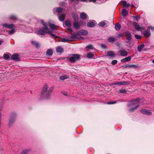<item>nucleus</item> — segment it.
I'll return each mask as SVG.
<instances>
[{
  "label": "nucleus",
  "instance_id": "423d86ee",
  "mask_svg": "<svg viewBox=\"0 0 154 154\" xmlns=\"http://www.w3.org/2000/svg\"><path fill=\"white\" fill-rule=\"evenodd\" d=\"M2 26L5 28L10 29L14 28L15 25L13 24H8L5 23L2 24Z\"/></svg>",
  "mask_w": 154,
  "mask_h": 154
},
{
  "label": "nucleus",
  "instance_id": "052dcab7",
  "mask_svg": "<svg viewBox=\"0 0 154 154\" xmlns=\"http://www.w3.org/2000/svg\"><path fill=\"white\" fill-rule=\"evenodd\" d=\"M2 42L0 41V45L2 44Z\"/></svg>",
  "mask_w": 154,
  "mask_h": 154
},
{
  "label": "nucleus",
  "instance_id": "ddd939ff",
  "mask_svg": "<svg viewBox=\"0 0 154 154\" xmlns=\"http://www.w3.org/2000/svg\"><path fill=\"white\" fill-rule=\"evenodd\" d=\"M11 58L12 60H18L19 59V55L16 54H14L11 56Z\"/></svg>",
  "mask_w": 154,
  "mask_h": 154
},
{
  "label": "nucleus",
  "instance_id": "c756f323",
  "mask_svg": "<svg viewBox=\"0 0 154 154\" xmlns=\"http://www.w3.org/2000/svg\"><path fill=\"white\" fill-rule=\"evenodd\" d=\"M86 57L90 59L93 58L94 57V55L92 53L90 52L87 54Z\"/></svg>",
  "mask_w": 154,
  "mask_h": 154
},
{
  "label": "nucleus",
  "instance_id": "4468645a",
  "mask_svg": "<svg viewBox=\"0 0 154 154\" xmlns=\"http://www.w3.org/2000/svg\"><path fill=\"white\" fill-rule=\"evenodd\" d=\"M119 52L122 56H126L128 54L127 51L125 50H120L119 51Z\"/></svg>",
  "mask_w": 154,
  "mask_h": 154
},
{
  "label": "nucleus",
  "instance_id": "c9c22d12",
  "mask_svg": "<svg viewBox=\"0 0 154 154\" xmlns=\"http://www.w3.org/2000/svg\"><path fill=\"white\" fill-rule=\"evenodd\" d=\"M15 28L16 27L15 26L14 28H13L11 29V30L8 32L9 34L10 35L13 34L15 32Z\"/></svg>",
  "mask_w": 154,
  "mask_h": 154
},
{
  "label": "nucleus",
  "instance_id": "e433bc0d",
  "mask_svg": "<svg viewBox=\"0 0 154 154\" xmlns=\"http://www.w3.org/2000/svg\"><path fill=\"white\" fill-rule=\"evenodd\" d=\"M65 24L66 26L68 27H71V23L70 21L69 20H67L65 22Z\"/></svg>",
  "mask_w": 154,
  "mask_h": 154
},
{
  "label": "nucleus",
  "instance_id": "a211bd4d",
  "mask_svg": "<svg viewBox=\"0 0 154 154\" xmlns=\"http://www.w3.org/2000/svg\"><path fill=\"white\" fill-rule=\"evenodd\" d=\"M116 40V38L115 37H110L108 38V41L110 42H113Z\"/></svg>",
  "mask_w": 154,
  "mask_h": 154
},
{
  "label": "nucleus",
  "instance_id": "3c124183",
  "mask_svg": "<svg viewBox=\"0 0 154 154\" xmlns=\"http://www.w3.org/2000/svg\"><path fill=\"white\" fill-rule=\"evenodd\" d=\"M116 103V101L111 102L108 103V104H112Z\"/></svg>",
  "mask_w": 154,
  "mask_h": 154
},
{
  "label": "nucleus",
  "instance_id": "13d9d810",
  "mask_svg": "<svg viewBox=\"0 0 154 154\" xmlns=\"http://www.w3.org/2000/svg\"><path fill=\"white\" fill-rule=\"evenodd\" d=\"M97 0H89L90 2H94Z\"/></svg>",
  "mask_w": 154,
  "mask_h": 154
},
{
  "label": "nucleus",
  "instance_id": "7c9ffc66",
  "mask_svg": "<svg viewBox=\"0 0 154 154\" xmlns=\"http://www.w3.org/2000/svg\"><path fill=\"white\" fill-rule=\"evenodd\" d=\"M69 78V76H67V75H63L60 76V79L61 80H64L66 79H68Z\"/></svg>",
  "mask_w": 154,
  "mask_h": 154
},
{
  "label": "nucleus",
  "instance_id": "a18cd8bd",
  "mask_svg": "<svg viewBox=\"0 0 154 154\" xmlns=\"http://www.w3.org/2000/svg\"><path fill=\"white\" fill-rule=\"evenodd\" d=\"M117 63V60H113L111 62V64L112 65H115Z\"/></svg>",
  "mask_w": 154,
  "mask_h": 154
},
{
  "label": "nucleus",
  "instance_id": "c85d7f7f",
  "mask_svg": "<svg viewBox=\"0 0 154 154\" xmlns=\"http://www.w3.org/2000/svg\"><path fill=\"white\" fill-rule=\"evenodd\" d=\"M121 28V25L119 23H117L115 25V29L116 30H119Z\"/></svg>",
  "mask_w": 154,
  "mask_h": 154
},
{
  "label": "nucleus",
  "instance_id": "ea45409f",
  "mask_svg": "<svg viewBox=\"0 0 154 154\" xmlns=\"http://www.w3.org/2000/svg\"><path fill=\"white\" fill-rule=\"evenodd\" d=\"M70 41H71L70 39L66 38H63L61 39V41L63 42H65Z\"/></svg>",
  "mask_w": 154,
  "mask_h": 154
},
{
  "label": "nucleus",
  "instance_id": "f3484780",
  "mask_svg": "<svg viewBox=\"0 0 154 154\" xmlns=\"http://www.w3.org/2000/svg\"><path fill=\"white\" fill-rule=\"evenodd\" d=\"M133 24L136 29L138 30H140V27L138 24L137 23L135 22H133Z\"/></svg>",
  "mask_w": 154,
  "mask_h": 154
},
{
  "label": "nucleus",
  "instance_id": "58836bf2",
  "mask_svg": "<svg viewBox=\"0 0 154 154\" xmlns=\"http://www.w3.org/2000/svg\"><path fill=\"white\" fill-rule=\"evenodd\" d=\"M63 9L61 8H56V11L57 13H60L62 12Z\"/></svg>",
  "mask_w": 154,
  "mask_h": 154
},
{
  "label": "nucleus",
  "instance_id": "bf43d9fd",
  "mask_svg": "<svg viewBox=\"0 0 154 154\" xmlns=\"http://www.w3.org/2000/svg\"><path fill=\"white\" fill-rule=\"evenodd\" d=\"M62 5H64L65 4V3H64V2H62Z\"/></svg>",
  "mask_w": 154,
  "mask_h": 154
},
{
  "label": "nucleus",
  "instance_id": "cd10ccee",
  "mask_svg": "<svg viewBox=\"0 0 154 154\" xmlns=\"http://www.w3.org/2000/svg\"><path fill=\"white\" fill-rule=\"evenodd\" d=\"M139 106V105H138L135 106L134 107H132V108L129 109L128 111L130 112H133L135 110L137 109L138 108Z\"/></svg>",
  "mask_w": 154,
  "mask_h": 154
},
{
  "label": "nucleus",
  "instance_id": "dca6fc26",
  "mask_svg": "<svg viewBox=\"0 0 154 154\" xmlns=\"http://www.w3.org/2000/svg\"><path fill=\"white\" fill-rule=\"evenodd\" d=\"M9 18L11 20L13 21H16L18 20V18L16 16L13 14L10 15L9 17Z\"/></svg>",
  "mask_w": 154,
  "mask_h": 154
},
{
  "label": "nucleus",
  "instance_id": "6e6d98bb",
  "mask_svg": "<svg viewBox=\"0 0 154 154\" xmlns=\"http://www.w3.org/2000/svg\"><path fill=\"white\" fill-rule=\"evenodd\" d=\"M125 68H127L128 67H129V65L128 64V65H126L125 66H123Z\"/></svg>",
  "mask_w": 154,
  "mask_h": 154
},
{
  "label": "nucleus",
  "instance_id": "6e6552de",
  "mask_svg": "<svg viewBox=\"0 0 154 154\" xmlns=\"http://www.w3.org/2000/svg\"><path fill=\"white\" fill-rule=\"evenodd\" d=\"M140 112L143 114L146 115H151L152 114L150 111L145 109H142L140 111Z\"/></svg>",
  "mask_w": 154,
  "mask_h": 154
},
{
  "label": "nucleus",
  "instance_id": "79ce46f5",
  "mask_svg": "<svg viewBox=\"0 0 154 154\" xmlns=\"http://www.w3.org/2000/svg\"><path fill=\"white\" fill-rule=\"evenodd\" d=\"M86 48H88L89 49H93V48L92 47V45H89L86 46L85 47Z\"/></svg>",
  "mask_w": 154,
  "mask_h": 154
},
{
  "label": "nucleus",
  "instance_id": "2eb2a0df",
  "mask_svg": "<svg viewBox=\"0 0 154 154\" xmlns=\"http://www.w3.org/2000/svg\"><path fill=\"white\" fill-rule=\"evenodd\" d=\"M65 14H62L59 16V19L60 21H63L65 19Z\"/></svg>",
  "mask_w": 154,
  "mask_h": 154
},
{
  "label": "nucleus",
  "instance_id": "2f4dec72",
  "mask_svg": "<svg viewBox=\"0 0 154 154\" xmlns=\"http://www.w3.org/2000/svg\"><path fill=\"white\" fill-rule=\"evenodd\" d=\"M144 45L142 44L141 45H139L137 47V49L138 51H141L142 49L144 48Z\"/></svg>",
  "mask_w": 154,
  "mask_h": 154
},
{
  "label": "nucleus",
  "instance_id": "864d4df0",
  "mask_svg": "<svg viewBox=\"0 0 154 154\" xmlns=\"http://www.w3.org/2000/svg\"><path fill=\"white\" fill-rule=\"evenodd\" d=\"M67 29L70 32H72V30L71 29L70 27H68V28H67Z\"/></svg>",
  "mask_w": 154,
  "mask_h": 154
},
{
  "label": "nucleus",
  "instance_id": "603ef678",
  "mask_svg": "<svg viewBox=\"0 0 154 154\" xmlns=\"http://www.w3.org/2000/svg\"><path fill=\"white\" fill-rule=\"evenodd\" d=\"M149 29H150L151 30L153 31H154V27L153 26H149Z\"/></svg>",
  "mask_w": 154,
  "mask_h": 154
},
{
  "label": "nucleus",
  "instance_id": "09e8293b",
  "mask_svg": "<svg viewBox=\"0 0 154 154\" xmlns=\"http://www.w3.org/2000/svg\"><path fill=\"white\" fill-rule=\"evenodd\" d=\"M100 45H101V47L103 48H106V46L105 44H101Z\"/></svg>",
  "mask_w": 154,
  "mask_h": 154
},
{
  "label": "nucleus",
  "instance_id": "0e129e2a",
  "mask_svg": "<svg viewBox=\"0 0 154 154\" xmlns=\"http://www.w3.org/2000/svg\"><path fill=\"white\" fill-rule=\"evenodd\" d=\"M81 38H82V39H83V37H81Z\"/></svg>",
  "mask_w": 154,
  "mask_h": 154
},
{
  "label": "nucleus",
  "instance_id": "aec40b11",
  "mask_svg": "<svg viewBox=\"0 0 154 154\" xmlns=\"http://www.w3.org/2000/svg\"><path fill=\"white\" fill-rule=\"evenodd\" d=\"M87 14L84 12L81 13L80 14V17L83 19H85L87 18Z\"/></svg>",
  "mask_w": 154,
  "mask_h": 154
},
{
  "label": "nucleus",
  "instance_id": "a878e982",
  "mask_svg": "<svg viewBox=\"0 0 154 154\" xmlns=\"http://www.w3.org/2000/svg\"><path fill=\"white\" fill-rule=\"evenodd\" d=\"M107 56L111 57H114L116 56V54L113 51H109L107 53Z\"/></svg>",
  "mask_w": 154,
  "mask_h": 154
},
{
  "label": "nucleus",
  "instance_id": "4d7b16f0",
  "mask_svg": "<svg viewBox=\"0 0 154 154\" xmlns=\"http://www.w3.org/2000/svg\"><path fill=\"white\" fill-rule=\"evenodd\" d=\"M134 17L136 20L137 21L138 20V16Z\"/></svg>",
  "mask_w": 154,
  "mask_h": 154
},
{
  "label": "nucleus",
  "instance_id": "f03ea898",
  "mask_svg": "<svg viewBox=\"0 0 154 154\" xmlns=\"http://www.w3.org/2000/svg\"><path fill=\"white\" fill-rule=\"evenodd\" d=\"M48 85H45L42 93V95L44 98L46 99H48L50 97L51 93L54 89L53 87H51L48 90Z\"/></svg>",
  "mask_w": 154,
  "mask_h": 154
},
{
  "label": "nucleus",
  "instance_id": "9d476101",
  "mask_svg": "<svg viewBox=\"0 0 154 154\" xmlns=\"http://www.w3.org/2000/svg\"><path fill=\"white\" fill-rule=\"evenodd\" d=\"M139 102V99L137 98V99L131 101L130 103L129 106H131L138 104Z\"/></svg>",
  "mask_w": 154,
  "mask_h": 154
},
{
  "label": "nucleus",
  "instance_id": "b1692460",
  "mask_svg": "<svg viewBox=\"0 0 154 154\" xmlns=\"http://www.w3.org/2000/svg\"><path fill=\"white\" fill-rule=\"evenodd\" d=\"M52 50L51 49H49L46 52V54L47 55L51 56L53 54Z\"/></svg>",
  "mask_w": 154,
  "mask_h": 154
},
{
  "label": "nucleus",
  "instance_id": "8fccbe9b",
  "mask_svg": "<svg viewBox=\"0 0 154 154\" xmlns=\"http://www.w3.org/2000/svg\"><path fill=\"white\" fill-rule=\"evenodd\" d=\"M123 34L122 33L119 34L118 35L117 37L118 38H120L123 36Z\"/></svg>",
  "mask_w": 154,
  "mask_h": 154
},
{
  "label": "nucleus",
  "instance_id": "bb28decb",
  "mask_svg": "<svg viewBox=\"0 0 154 154\" xmlns=\"http://www.w3.org/2000/svg\"><path fill=\"white\" fill-rule=\"evenodd\" d=\"M32 43L37 48L39 47L40 45L39 43L35 41H32Z\"/></svg>",
  "mask_w": 154,
  "mask_h": 154
},
{
  "label": "nucleus",
  "instance_id": "4be33fe9",
  "mask_svg": "<svg viewBox=\"0 0 154 154\" xmlns=\"http://www.w3.org/2000/svg\"><path fill=\"white\" fill-rule=\"evenodd\" d=\"M74 27L76 29H79L80 27V24L78 22L75 21L73 23Z\"/></svg>",
  "mask_w": 154,
  "mask_h": 154
},
{
  "label": "nucleus",
  "instance_id": "e2e57ef3",
  "mask_svg": "<svg viewBox=\"0 0 154 154\" xmlns=\"http://www.w3.org/2000/svg\"><path fill=\"white\" fill-rule=\"evenodd\" d=\"M74 0H70V1L72 2Z\"/></svg>",
  "mask_w": 154,
  "mask_h": 154
},
{
  "label": "nucleus",
  "instance_id": "72a5a7b5",
  "mask_svg": "<svg viewBox=\"0 0 154 154\" xmlns=\"http://www.w3.org/2000/svg\"><path fill=\"white\" fill-rule=\"evenodd\" d=\"M131 56H128L125 57L124 59H122V61L123 62V61L124 60L125 62H128L131 60Z\"/></svg>",
  "mask_w": 154,
  "mask_h": 154
},
{
  "label": "nucleus",
  "instance_id": "680f3d73",
  "mask_svg": "<svg viewBox=\"0 0 154 154\" xmlns=\"http://www.w3.org/2000/svg\"><path fill=\"white\" fill-rule=\"evenodd\" d=\"M152 63H154V59L152 60Z\"/></svg>",
  "mask_w": 154,
  "mask_h": 154
},
{
  "label": "nucleus",
  "instance_id": "c03bdc74",
  "mask_svg": "<svg viewBox=\"0 0 154 154\" xmlns=\"http://www.w3.org/2000/svg\"><path fill=\"white\" fill-rule=\"evenodd\" d=\"M120 92L122 93L125 94L126 93V91L124 89H120L119 90Z\"/></svg>",
  "mask_w": 154,
  "mask_h": 154
},
{
  "label": "nucleus",
  "instance_id": "20e7f679",
  "mask_svg": "<svg viewBox=\"0 0 154 154\" xmlns=\"http://www.w3.org/2000/svg\"><path fill=\"white\" fill-rule=\"evenodd\" d=\"M80 59V57L79 55L74 54L69 58L70 62L73 63L75 61L79 60Z\"/></svg>",
  "mask_w": 154,
  "mask_h": 154
},
{
  "label": "nucleus",
  "instance_id": "1a4fd4ad",
  "mask_svg": "<svg viewBox=\"0 0 154 154\" xmlns=\"http://www.w3.org/2000/svg\"><path fill=\"white\" fill-rule=\"evenodd\" d=\"M109 24V23L108 21L106 20H103L99 23L98 25L100 26L103 27L106 25L108 26Z\"/></svg>",
  "mask_w": 154,
  "mask_h": 154
},
{
  "label": "nucleus",
  "instance_id": "a19ab883",
  "mask_svg": "<svg viewBox=\"0 0 154 154\" xmlns=\"http://www.w3.org/2000/svg\"><path fill=\"white\" fill-rule=\"evenodd\" d=\"M4 58L5 59H8L10 58V56L9 55L7 54H4Z\"/></svg>",
  "mask_w": 154,
  "mask_h": 154
},
{
  "label": "nucleus",
  "instance_id": "412c9836",
  "mask_svg": "<svg viewBox=\"0 0 154 154\" xmlns=\"http://www.w3.org/2000/svg\"><path fill=\"white\" fill-rule=\"evenodd\" d=\"M143 34L146 37H148L150 35V32L148 30H145L143 32Z\"/></svg>",
  "mask_w": 154,
  "mask_h": 154
},
{
  "label": "nucleus",
  "instance_id": "f704fd0d",
  "mask_svg": "<svg viewBox=\"0 0 154 154\" xmlns=\"http://www.w3.org/2000/svg\"><path fill=\"white\" fill-rule=\"evenodd\" d=\"M127 14L128 12L125 9H122V14L123 16L125 17L127 15Z\"/></svg>",
  "mask_w": 154,
  "mask_h": 154
},
{
  "label": "nucleus",
  "instance_id": "9b49d317",
  "mask_svg": "<svg viewBox=\"0 0 154 154\" xmlns=\"http://www.w3.org/2000/svg\"><path fill=\"white\" fill-rule=\"evenodd\" d=\"M79 35H77V34H76L75 33H73L72 34L70 38V40L73 41L78 38Z\"/></svg>",
  "mask_w": 154,
  "mask_h": 154
},
{
  "label": "nucleus",
  "instance_id": "0eeeda50",
  "mask_svg": "<svg viewBox=\"0 0 154 154\" xmlns=\"http://www.w3.org/2000/svg\"><path fill=\"white\" fill-rule=\"evenodd\" d=\"M88 32L87 31L83 29L77 32V35H88Z\"/></svg>",
  "mask_w": 154,
  "mask_h": 154
},
{
  "label": "nucleus",
  "instance_id": "39448f33",
  "mask_svg": "<svg viewBox=\"0 0 154 154\" xmlns=\"http://www.w3.org/2000/svg\"><path fill=\"white\" fill-rule=\"evenodd\" d=\"M125 36L128 40L126 42L127 43L130 42L132 39V36L131 33L127 31L125 33Z\"/></svg>",
  "mask_w": 154,
  "mask_h": 154
},
{
  "label": "nucleus",
  "instance_id": "393cba45",
  "mask_svg": "<svg viewBox=\"0 0 154 154\" xmlns=\"http://www.w3.org/2000/svg\"><path fill=\"white\" fill-rule=\"evenodd\" d=\"M72 17L75 20H77L78 18V17L77 14L75 12H73L72 14Z\"/></svg>",
  "mask_w": 154,
  "mask_h": 154
},
{
  "label": "nucleus",
  "instance_id": "4c0bfd02",
  "mask_svg": "<svg viewBox=\"0 0 154 154\" xmlns=\"http://www.w3.org/2000/svg\"><path fill=\"white\" fill-rule=\"evenodd\" d=\"M139 66L135 64H132V65H129V67L130 68H138L139 67Z\"/></svg>",
  "mask_w": 154,
  "mask_h": 154
},
{
  "label": "nucleus",
  "instance_id": "49530a36",
  "mask_svg": "<svg viewBox=\"0 0 154 154\" xmlns=\"http://www.w3.org/2000/svg\"><path fill=\"white\" fill-rule=\"evenodd\" d=\"M41 22L43 24V25L44 26V27H47V26L46 25L45 22H44V21L43 20H41Z\"/></svg>",
  "mask_w": 154,
  "mask_h": 154
},
{
  "label": "nucleus",
  "instance_id": "de8ad7c7",
  "mask_svg": "<svg viewBox=\"0 0 154 154\" xmlns=\"http://www.w3.org/2000/svg\"><path fill=\"white\" fill-rule=\"evenodd\" d=\"M135 36L137 39H140L141 38V37L138 35H135Z\"/></svg>",
  "mask_w": 154,
  "mask_h": 154
},
{
  "label": "nucleus",
  "instance_id": "5fc2aeb1",
  "mask_svg": "<svg viewBox=\"0 0 154 154\" xmlns=\"http://www.w3.org/2000/svg\"><path fill=\"white\" fill-rule=\"evenodd\" d=\"M77 1H81L83 2H86L87 1V0H76Z\"/></svg>",
  "mask_w": 154,
  "mask_h": 154
},
{
  "label": "nucleus",
  "instance_id": "f257e3e1",
  "mask_svg": "<svg viewBox=\"0 0 154 154\" xmlns=\"http://www.w3.org/2000/svg\"><path fill=\"white\" fill-rule=\"evenodd\" d=\"M49 26L51 29H49L45 27H44L42 29H38L36 31L37 33L39 35H44L45 33H47L50 35L53 38H56L57 36L52 33V32H53L54 29H56V26L54 24L51 23L49 24Z\"/></svg>",
  "mask_w": 154,
  "mask_h": 154
},
{
  "label": "nucleus",
  "instance_id": "6ab92c4d",
  "mask_svg": "<svg viewBox=\"0 0 154 154\" xmlns=\"http://www.w3.org/2000/svg\"><path fill=\"white\" fill-rule=\"evenodd\" d=\"M56 51L57 52L62 53L63 51V49L62 47L58 46L56 48Z\"/></svg>",
  "mask_w": 154,
  "mask_h": 154
},
{
  "label": "nucleus",
  "instance_id": "f8f14e48",
  "mask_svg": "<svg viewBox=\"0 0 154 154\" xmlns=\"http://www.w3.org/2000/svg\"><path fill=\"white\" fill-rule=\"evenodd\" d=\"M130 84V82H129L122 81L118 82L115 83L116 85H128Z\"/></svg>",
  "mask_w": 154,
  "mask_h": 154
},
{
  "label": "nucleus",
  "instance_id": "5701e85b",
  "mask_svg": "<svg viewBox=\"0 0 154 154\" xmlns=\"http://www.w3.org/2000/svg\"><path fill=\"white\" fill-rule=\"evenodd\" d=\"M95 21H90L88 22L87 25L90 27H93L95 24Z\"/></svg>",
  "mask_w": 154,
  "mask_h": 154
},
{
  "label": "nucleus",
  "instance_id": "473e14b6",
  "mask_svg": "<svg viewBox=\"0 0 154 154\" xmlns=\"http://www.w3.org/2000/svg\"><path fill=\"white\" fill-rule=\"evenodd\" d=\"M122 5L125 7H129L130 5V4L127 3L125 1H123L122 2Z\"/></svg>",
  "mask_w": 154,
  "mask_h": 154
},
{
  "label": "nucleus",
  "instance_id": "37998d69",
  "mask_svg": "<svg viewBox=\"0 0 154 154\" xmlns=\"http://www.w3.org/2000/svg\"><path fill=\"white\" fill-rule=\"evenodd\" d=\"M29 149H26L24 150L23 151L21 154H26L27 153L29 152Z\"/></svg>",
  "mask_w": 154,
  "mask_h": 154
},
{
  "label": "nucleus",
  "instance_id": "7ed1b4c3",
  "mask_svg": "<svg viewBox=\"0 0 154 154\" xmlns=\"http://www.w3.org/2000/svg\"><path fill=\"white\" fill-rule=\"evenodd\" d=\"M16 116V114L15 113H13L11 114L8 123L9 126L11 125L15 122Z\"/></svg>",
  "mask_w": 154,
  "mask_h": 154
}]
</instances>
